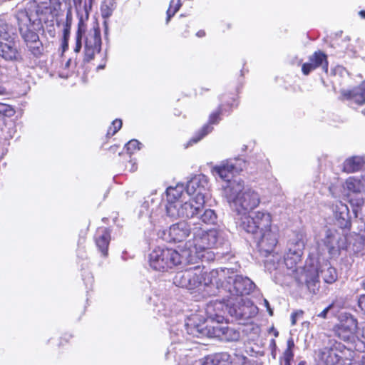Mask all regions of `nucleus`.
<instances>
[{
    "label": "nucleus",
    "instance_id": "nucleus-60",
    "mask_svg": "<svg viewBox=\"0 0 365 365\" xmlns=\"http://www.w3.org/2000/svg\"><path fill=\"white\" fill-rule=\"evenodd\" d=\"M4 93V88L0 86V94H2Z\"/></svg>",
    "mask_w": 365,
    "mask_h": 365
},
{
    "label": "nucleus",
    "instance_id": "nucleus-29",
    "mask_svg": "<svg viewBox=\"0 0 365 365\" xmlns=\"http://www.w3.org/2000/svg\"><path fill=\"white\" fill-rule=\"evenodd\" d=\"M323 278L324 282L332 284L337 279V272L335 268L330 266L329 264H324L319 270V275Z\"/></svg>",
    "mask_w": 365,
    "mask_h": 365
},
{
    "label": "nucleus",
    "instance_id": "nucleus-11",
    "mask_svg": "<svg viewBox=\"0 0 365 365\" xmlns=\"http://www.w3.org/2000/svg\"><path fill=\"white\" fill-rule=\"evenodd\" d=\"M344 190L353 206H362L365 202V175L349 177L344 182Z\"/></svg>",
    "mask_w": 365,
    "mask_h": 365
},
{
    "label": "nucleus",
    "instance_id": "nucleus-10",
    "mask_svg": "<svg viewBox=\"0 0 365 365\" xmlns=\"http://www.w3.org/2000/svg\"><path fill=\"white\" fill-rule=\"evenodd\" d=\"M185 262L182 252L175 250L156 247L149 255L150 266L156 271L165 272Z\"/></svg>",
    "mask_w": 365,
    "mask_h": 365
},
{
    "label": "nucleus",
    "instance_id": "nucleus-46",
    "mask_svg": "<svg viewBox=\"0 0 365 365\" xmlns=\"http://www.w3.org/2000/svg\"><path fill=\"white\" fill-rule=\"evenodd\" d=\"M356 334L361 336V337L365 339V322H362L360 324L358 323V328Z\"/></svg>",
    "mask_w": 365,
    "mask_h": 365
},
{
    "label": "nucleus",
    "instance_id": "nucleus-57",
    "mask_svg": "<svg viewBox=\"0 0 365 365\" xmlns=\"http://www.w3.org/2000/svg\"><path fill=\"white\" fill-rule=\"evenodd\" d=\"M196 35L198 37H202L205 35V32L202 30H200L198 32H197Z\"/></svg>",
    "mask_w": 365,
    "mask_h": 365
},
{
    "label": "nucleus",
    "instance_id": "nucleus-27",
    "mask_svg": "<svg viewBox=\"0 0 365 365\" xmlns=\"http://www.w3.org/2000/svg\"><path fill=\"white\" fill-rule=\"evenodd\" d=\"M319 269H307L306 271V284L310 292L316 294L319 289Z\"/></svg>",
    "mask_w": 365,
    "mask_h": 365
},
{
    "label": "nucleus",
    "instance_id": "nucleus-36",
    "mask_svg": "<svg viewBox=\"0 0 365 365\" xmlns=\"http://www.w3.org/2000/svg\"><path fill=\"white\" fill-rule=\"evenodd\" d=\"M212 130V127L210 125H205L189 141V145L199 142L205 135Z\"/></svg>",
    "mask_w": 365,
    "mask_h": 365
},
{
    "label": "nucleus",
    "instance_id": "nucleus-6",
    "mask_svg": "<svg viewBox=\"0 0 365 365\" xmlns=\"http://www.w3.org/2000/svg\"><path fill=\"white\" fill-rule=\"evenodd\" d=\"M197 315L188 318L185 324L186 331L194 337L200 338L207 336L217 338L221 341H237L240 338V332L233 327L222 324L205 325V324H195Z\"/></svg>",
    "mask_w": 365,
    "mask_h": 365
},
{
    "label": "nucleus",
    "instance_id": "nucleus-16",
    "mask_svg": "<svg viewBox=\"0 0 365 365\" xmlns=\"http://www.w3.org/2000/svg\"><path fill=\"white\" fill-rule=\"evenodd\" d=\"M288 250L284 255V264L289 269H295L297 264L300 262L304 248V242L297 236L289 240Z\"/></svg>",
    "mask_w": 365,
    "mask_h": 365
},
{
    "label": "nucleus",
    "instance_id": "nucleus-58",
    "mask_svg": "<svg viewBox=\"0 0 365 365\" xmlns=\"http://www.w3.org/2000/svg\"><path fill=\"white\" fill-rule=\"evenodd\" d=\"M291 361L292 360L283 359V364L282 365H291Z\"/></svg>",
    "mask_w": 365,
    "mask_h": 365
},
{
    "label": "nucleus",
    "instance_id": "nucleus-19",
    "mask_svg": "<svg viewBox=\"0 0 365 365\" xmlns=\"http://www.w3.org/2000/svg\"><path fill=\"white\" fill-rule=\"evenodd\" d=\"M324 243L331 255H336L345 248L344 238L336 230H327Z\"/></svg>",
    "mask_w": 365,
    "mask_h": 365
},
{
    "label": "nucleus",
    "instance_id": "nucleus-14",
    "mask_svg": "<svg viewBox=\"0 0 365 365\" xmlns=\"http://www.w3.org/2000/svg\"><path fill=\"white\" fill-rule=\"evenodd\" d=\"M229 313L236 319H247L257 313V308L247 298L228 300Z\"/></svg>",
    "mask_w": 365,
    "mask_h": 365
},
{
    "label": "nucleus",
    "instance_id": "nucleus-40",
    "mask_svg": "<svg viewBox=\"0 0 365 365\" xmlns=\"http://www.w3.org/2000/svg\"><path fill=\"white\" fill-rule=\"evenodd\" d=\"M122 127V121L120 119H115L113 121L111 126L108 128L107 135L108 136L114 135Z\"/></svg>",
    "mask_w": 365,
    "mask_h": 365
},
{
    "label": "nucleus",
    "instance_id": "nucleus-55",
    "mask_svg": "<svg viewBox=\"0 0 365 365\" xmlns=\"http://www.w3.org/2000/svg\"><path fill=\"white\" fill-rule=\"evenodd\" d=\"M353 365H365V354L361 357V359Z\"/></svg>",
    "mask_w": 365,
    "mask_h": 365
},
{
    "label": "nucleus",
    "instance_id": "nucleus-43",
    "mask_svg": "<svg viewBox=\"0 0 365 365\" xmlns=\"http://www.w3.org/2000/svg\"><path fill=\"white\" fill-rule=\"evenodd\" d=\"M316 68L317 67L314 66V63H312V61H309V62L302 65V71L304 75H308L312 71Z\"/></svg>",
    "mask_w": 365,
    "mask_h": 365
},
{
    "label": "nucleus",
    "instance_id": "nucleus-34",
    "mask_svg": "<svg viewBox=\"0 0 365 365\" xmlns=\"http://www.w3.org/2000/svg\"><path fill=\"white\" fill-rule=\"evenodd\" d=\"M72 12H71V8L69 7L66 12V21L63 24V38H69L70 33H71V28L72 24Z\"/></svg>",
    "mask_w": 365,
    "mask_h": 365
},
{
    "label": "nucleus",
    "instance_id": "nucleus-48",
    "mask_svg": "<svg viewBox=\"0 0 365 365\" xmlns=\"http://www.w3.org/2000/svg\"><path fill=\"white\" fill-rule=\"evenodd\" d=\"M334 304H329L327 307H326L322 312H321L319 314H318V317L320 318L326 319L327 313L333 307Z\"/></svg>",
    "mask_w": 365,
    "mask_h": 365
},
{
    "label": "nucleus",
    "instance_id": "nucleus-41",
    "mask_svg": "<svg viewBox=\"0 0 365 365\" xmlns=\"http://www.w3.org/2000/svg\"><path fill=\"white\" fill-rule=\"evenodd\" d=\"M14 113V110L9 105L0 103V114L5 116H12Z\"/></svg>",
    "mask_w": 365,
    "mask_h": 365
},
{
    "label": "nucleus",
    "instance_id": "nucleus-25",
    "mask_svg": "<svg viewBox=\"0 0 365 365\" xmlns=\"http://www.w3.org/2000/svg\"><path fill=\"white\" fill-rule=\"evenodd\" d=\"M341 358L336 346L324 347L320 351V359L327 365H336Z\"/></svg>",
    "mask_w": 365,
    "mask_h": 365
},
{
    "label": "nucleus",
    "instance_id": "nucleus-21",
    "mask_svg": "<svg viewBox=\"0 0 365 365\" xmlns=\"http://www.w3.org/2000/svg\"><path fill=\"white\" fill-rule=\"evenodd\" d=\"M334 215L337 225L341 228H349L351 226V216L346 204L338 201L334 205Z\"/></svg>",
    "mask_w": 365,
    "mask_h": 365
},
{
    "label": "nucleus",
    "instance_id": "nucleus-18",
    "mask_svg": "<svg viewBox=\"0 0 365 365\" xmlns=\"http://www.w3.org/2000/svg\"><path fill=\"white\" fill-rule=\"evenodd\" d=\"M224 302L212 301L205 307L207 319L216 324H222L225 319V311L229 312L228 299L225 297Z\"/></svg>",
    "mask_w": 365,
    "mask_h": 365
},
{
    "label": "nucleus",
    "instance_id": "nucleus-12",
    "mask_svg": "<svg viewBox=\"0 0 365 365\" xmlns=\"http://www.w3.org/2000/svg\"><path fill=\"white\" fill-rule=\"evenodd\" d=\"M358 328L357 319L350 314L344 313L339 322L334 327L335 335L344 341H351L355 337Z\"/></svg>",
    "mask_w": 365,
    "mask_h": 365
},
{
    "label": "nucleus",
    "instance_id": "nucleus-33",
    "mask_svg": "<svg viewBox=\"0 0 365 365\" xmlns=\"http://www.w3.org/2000/svg\"><path fill=\"white\" fill-rule=\"evenodd\" d=\"M197 217H199L201 221L205 224H215L217 221V215L211 209H206L203 213L201 211Z\"/></svg>",
    "mask_w": 365,
    "mask_h": 365
},
{
    "label": "nucleus",
    "instance_id": "nucleus-30",
    "mask_svg": "<svg viewBox=\"0 0 365 365\" xmlns=\"http://www.w3.org/2000/svg\"><path fill=\"white\" fill-rule=\"evenodd\" d=\"M309 61L314 63V66L318 68L322 66L325 72L328 71V62L327 56L322 51H316L309 57Z\"/></svg>",
    "mask_w": 365,
    "mask_h": 365
},
{
    "label": "nucleus",
    "instance_id": "nucleus-28",
    "mask_svg": "<svg viewBox=\"0 0 365 365\" xmlns=\"http://www.w3.org/2000/svg\"><path fill=\"white\" fill-rule=\"evenodd\" d=\"M365 163V158L361 156H354L347 158L343 164V170L347 173L359 171Z\"/></svg>",
    "mask_w": 365,
    "mask_h": 365
},
{
    "label": "nucleus",
    "instance_id": "nucleus-38",
    "mask_svg": "<svg viewBox=\"0 0 365 365\" xmlns=\"http://www.w3.org/2000/svg\"><path fill=\"white\" fill-rule=\"evenodd\" d=\"M230 365H245L247 361V358L241 354L235 353L233 355H230Z\"/></svg>",
    "mask_w": 365,
    "mask_h": 365
},
{
    "label": "nucleus",
    "instance_id": "nucleus-44",
    "mask_svg": "<svg viewBox=\"0 0 365 365\" xmlns=\"http://www.w3.org/2000/svg\"><path fill=\"white\" fill-rule=\"evenodd\" d=\"M221 112H222L221 108H219L218 110L211 113L210 115V118H209V123L210 124L217 123L220 120V115L221 114Z\"/></svg>",
    "mask_w": 365,
    "mask_h": 365
},
{
    "label": "nucleus",
    "instance_id": "nucleus-39",
    "mask_svg": "<svg viewBox=\"0 0 365 365\" xmlns=\"http://www.w3.org/2000/svg\"><path fill=\"white\" fill-rule=\"evenodd\" d=\"M141 145L142 144L138 140L133 139L125 145V148L127 151L132 154L135 151L139 150L141 148Z\"/></svg>",
    "mask_w": 365,
    "mask_h": 365
},
{
    "label": "nucleus",
    "instance_id": "nucleus-31",
    "mask_svg": "<svg viewBox=\"0 0 365 365\" xmlns=\"http://www.w3.org/2000/svg\"><path fill=\"white\" fill-rule=\"evenodd\" d=\"M11 34H13L11 25L0 17V42L3 41H8Z\"/></svg>",
    "mask_w": 365,
    "mask_h": 365
},
{
    "label": "nucleus",
    "instance_id": "nucleus-45",
    "mask_svg": "<svg viewBox=\"0 0 365 365\" xmlns=\"http://www.w3.org/2000/svg\"><path fill=\"white\" fill-rule=\"evenodd\" d=\"M194 365H215L211 355L205 357L202 360L196 361Z\"/></svg>",
    "mask_w": 365,
    "mask_h": 365
},
{
    "label": "nucleus",
    "instance_id": "nucleus-22",
    "mask_svg": "<svg viewBox=\"0 0 365 365\" xmlns=\"http://www.w3.org/2000/svg\"><path fill=\"white\" fill-rule=\"evenodd\" d=\"M341 95L344 100L354 103L359 106L365 104V80L352 90L341 91Z\"/></svg>",
    "mask_w": 365,
    "mask_h": 365
},
{
    "label": "nucleus",
    "instance_id": "nucleus-51",
    "mask_svg": "<svg viewBox=\"0 0 365 365\" xmlns=\"http://www.w3.org/2000/svg\"><path fill=\"white\" fill-rule=\"evenodd\" d=\"M294 357V354L292 350L286 349L284 352L283 359L292 360Z\"/></svg>",
    "mask_w": 365,
    "mask_h": 365
},
{
    "label": "nucleus",
    "instance_id": "nucleus-35",
    "mask_svg": "<svg viewBox=\"0 0 365 365\" xmlns=\"http://www.w3.org/2000/svg\"><path fill=\"white\" fill-rule=\"evenodd\" d=\"M211 356L215 365H230V354L227 352L217 353Z\"/></svg>",
    "mask_w": 365,
    "mask_h": 365
},
{
    "label": "nucleus",
    "instance_id": "nucleus-4",
    "mask_svg": "<svg viewBox=\"0 0 365 365\" xmlns=\"http://www.w3.org/2000/svg\"><path fill=\"white\" fill-rule=\"evenodd\" d=\"M272 217L269 212L258 211L253 218L244 217L240 228L255 235L259 252L267 256L273 252L277 244V235L271 230Z\"/></svg>",
    "mask_w": 365,
    "mask_h": 365
},
{
    "label": "nucleus",
    "instance_id": "nucleus-53",
    "mask_svg": "<svg viewBox=\"0 0 365 365\" xmlns=\"http://www.w3.org/2000/svg\"><path fill=\"white\" fill-rule=\"evenodd\" d=\"M264 303L265 307L267 309V311L269 312V315L272 316L273 314V312H272V309L270 307L269 302L266 299H264Z\"/></svg>",
    "mask_w": 365,
    "mask_h": 365
},
{
    "label": "nucleus",
    "instance_id": "nucleus-62",
    "mask_svg": "<svg viewBox=\"0 0 365 365\" xmlns=\"http://www.w3.org/2000/svg\"><path fill=\"white\" fill-rule=\"evenodd\" d=\"M70 61H71V60H69V61H67L66 65V66H68V65H69V63H70Z\"/></svg>",
    "mask_w": 365,
    "mask_h": 365
},
{
    "label": "nucleus",
    "instance_id": "nucleus-9",
    "mask_svg": "<svg viewBox=\"0 0 365 365\" xmlns=\"http://www.w3.org/2000/svg\"><path fill=\"white\" fill-rule=\"evenodd\" d=\"M83 42L84 44V61H90L94 58L96 53L101 48V36L98 23H95L93 28L86 30V24L84 23L83 30L78 36V29L76 34V45L73 48L76 53L80 52Z\"/></svg>",
    "mask_w": 365,
    "mask_h": 365
},
{
    "label": "nucleus",
    "instance_id": "nucleus-50",
    "mask_svg": "<svg viewBox=\"0 0 365 365\" xmlns=\"http://www.w3.org/2000/svg\"><path fill=\"white\" fill-rule=\"evenodd\" d=\"M149 205H150L149 202H144L141 205V209L140 210V213L141 215H143V214L148 215Z\"/></svg>",
    "mask_w": 365,
    "mask_h": 365
},
{
    "label": "nucleus",
    "instance_id": "nucleus-63",
    "mask_svg": "<svg viewBox=\"0 0 365 365\" xmlns=\"http://www.w3.org/2000/svg\"><path fill=\"white\" fill-rule=\"evenodd\" d=\"M299 365H304V363H303V362H300V363L299 364Z\"/></svg>",
    "mask_w": 365,
    "mask_h": 365
},
{
    "label": "nucleus",
    "instance_id": "nucleus-8",
    "mask_svg": "<svg viewBox=\"0 0 365 365\" xmlns=\"http://www.w3.org/2000/svg\"><path fill=\"white\" fill-rule=\"evenodd\" d=\"M215 284L219 293L230 301L242 299L244 295L250 294L255 288V283L250 278L237 274L225 276L220 281L217 278Z\"/></svg>",
    "mask_w": 365,
    "mask_h": 365
},
{
    "label": "nucleus",
    "instance_id": "nucleus-42",
    "mask_svg": "<svg viewBox=\"0 0 365 365\" xmlns=\"http://www.w3.org/2000/svg\"><path fill=\"white\" fill-rule=\"evenodd\" d=\"M316 68L317 67L314 66V63H312V61H309V62L302 65V71L304 75H308L312 71Z\"/></svg>",
    "mask_w": 365,
    "mask_h": 365
},
{
    "label": "nucleus",
    "instance_id": "nucleus-2",
    "mask_svg": "<svg viewBox=\"0 0 365 365\" xmlns=\"http://www.w3.org/2000/svg\"><path fill=\"white\" fill-rule=\"evenodd\" d=\"M222 197L230 209L236 215L237 225L240 228V222L244 217L253 218L258 212H250L260 203L259 194L253 188L245 186L241 180L230 181L222 185Z\"/></svg>",
    "mask_w": 365,
    "mask_h": 365
},
{
    "label": "nucleus",
    "instance_id": "nucleus-52",
    "mask_svg": "<svg viewBox=\"0 0 365 365\" xmlns=\"http://www.w3.org/2000/svg\"><path fill=\"white\" fill-rule=\"evenodd\" d=\"M302 313L303 312L301 311V312H294V313L292 314V316H291L292 325H294L296 324L297 316L302 315Z\"/></svg>",
    "mask_w": 365,
    "mask_h": 365
},
{
    "label": "nucleus",
    "instance_id": "nucleus-26",
    "mask_svg": "<svg viewBox=\"0 0 365 365\" xmlns=\"http://www.w3.org/2000/svg\"><path fill=\"white\" fill-rule=\"evenodd\" d=\"M184 185H177L175 187H169L166 190L167 195V204L164 206L168 207L171 204H174L176 202H180L182 200H185V194H184Z\"/></svg>",
    "mask_w": 365,
    "mask_h": 365
},
{
    "label": "nucleus",
    "instance_id": "nucleus-7",
    "mask_svg": "<svg viewBox=\"0 0 365 365\" xmlns=\"http://www.w3.org/2000/svg\"><path fill=\"white\" fill-rule=\"evenodd\" d=\"M205 202V200H202V198L197 200L190 196V198L186 201L182 200L163 208L158 207L155 211L153 210L154 207H153L149 217L152 222H157L159 221L158 218L159 214L165 211L167 216L173 219L179 217L195 218L202 211Z\"/></svg>",
    "mask_w": 365,
    "mask_h": 365
},
{
    "label": "nucleus",
    "instance_id": "nucleus-59",
    "mask_svg": "<svg viewBox=\"0 0 365 365\" xmlns=\"http://www.w3.org/2000/svg\"><path fill=\"white\" fill-rule=\"evenodd\" d=\"M359 15L362 17V18H364L365 19V11H361L359 12Z\"/></svg>",
    "mask_w": 365,
    "mask_h": 365
},
{
    "label": "nucleus",
    "instance_id": "nucleus-17",
    "mask_svg": "<svg viewBox=\"0 0 365 365\" xmlns=\"http://www.w3.org/2000/svg\"><path fill=\"white\" fill-rule=\"evenodd\" d=\"M245 163L242 159H235L234 160H227L223 162L221 165L215 166L212 168V172L216 173L222 180L225 181L224 185L227 182L231 181L230 178L235 174L241 172ZM235 180H232L234 181Z\"/></svg>",
    "mask_w": 365,
    "mask_h": 365
},
{
    "label": "nucleus",
    "instance_id": "nucleus-54",
    "mask_svg": "<svg viewBox=\"0 0 365 365\" xmlns=\"http://www.w3.org/2000/svg\"><path fill=\"white\" fill-rule=\"evenodd\" d=\"M294 346V343L293 339L291 338L287 341V349L292 350V348Z\"/></svg>",
    "mask_w": 365,
    "mask_h": 365
},
{
    "label": "nucleus",
    "instance_id": "nucleus-23",
    "mask_svg": "<svg viewBox=\"0 0 365 365\" xmlns=\"http://www.w3.org/2000/svg\"><path fill=\"white\" fill-rule=\"evenodd\" d=\"M0 56L6 61H19L21 59V53L14 41L0 42Z\"/></svg>",
    "mask_w": 365,
    "mask_h": 365
},
{
    "label": "nucleus",
    "instance_id": "nucleus-3",
    "mask_svg": "<svg viewBox=\"0 0 365 365\" xmlns=\"http://www.w3.org/2000/svg\"><path fill=\"white\" fill-rule=\"evenodd\" d=\"M224 241L223 231L220 229L205 230L197 223L194 228V236L185 243V250H182L185 262L188 264L197 263L199 259L210 261L214 259V253L210 249L217 247Z\"/></svg>",
    "mask_w": 365,
    "mask_h": 365
},
{
    "label": "nucleus",
    "instance_id": "nucleus-15",
    "mask_svg": "<svg viewBox=\"0 0 365 365\" xmlns=\"http://www.w3.org/2000/svg\"><path fill=\"white\" fill-rule=\"evenodd\" d=\"M209 191V181L207 176L202 174L195 175L186 185V192L193 198L205 200Z\"/></svg>",
    "mask_w": 365,
    "mask_h": 365
},
{
    "label": "nucleus",
    "instance_id": "nucleus-24",
    "mask_svg": "<svg viewBox=\"0 0 365 365\" xmlns=\"http://www.w3.org/2000/svg\"><path fill=\"white\" fill-rule=\"evenodd\" d=\"M110 240V230L105 227H100L97 230L95 237V242L102 255L106 257L108 255V248Z\"/></svg>",
    "mask_w": 365,
    "mask_h": 365
},
{
    "label": "nucleus",
    "instance_id": "nucleus-13",
    "mask_svg": "<svg viewBox=\"0 0 365 365\" xmlns=\"http://www.w3.org/2000/svg\"><path fill=\"white\" fill-rule=\"evenodd\" d=\"M198 222L194 221H180L171 225L168 230V240L174 242H180L186 240L188 237L194 236V228L197 227Z\"/></svg>",
    "mask_w": 365,
    "mask_h": 365
},
{
    "label": "nucleus",
    "instance_id": "nucleus-32",
    "mask_svg": "<svg viewBox=\"0 0 365 365\" xmlns=\"http://www.w3.org/2000/svg\"><path fill=\"white\" fill-rule=\"evenodd\" d=\"M115 8L114 0H103L101 6V13L103 19H108Z\"/></svg>",
    "mask_w": 365,
    "mask_h": 365
},
{
    "label": "nucleus",
    "instance_id": "nucleus-56",
    "mask_svg": "<svg viewBox=\"0 0 365 365\" xmlns=\"http://www.w3.org/2000/svg\"><path fill=\"white\" fill-rule=\"evenodd\" d=\"M68 39L69 38H66V40L65 38H63L62 46H63V50H65L66 48H67L68 47Z\"/></svg>",
    "mask_w": 365,
    "mask_h": 365
},
{
    "label": "nucleus",
    "instance_id": "nucleus-64",
    "mask_svg": "<svg viewBox=\"0 0 365 365\" xmlns=\"http://www.w3.org/2000/svg\"><path fill=\"white\" fill-rule=\"evenodd\" d=\"M362 113L365 115V109L362 111Z\"/></svg>",
    "mask_w": 365,
    "mask_h": 365
},
{
    "label": "nucleus",
    "instance_id": "nucleus-5",
    "mask_svg": "<svg viewBox=\"0 0 365 365\" xmlns=\"http://www.w3.org/2000/svg\"><path fill=\"white\" fill-rule=\"evenodd\" d=\"M230 269L221 268L212 269L210 272L205 267L195 266L185 270L178 272L173 277V284L179 287L190 291L198 289L201 286H209L219 278L221 280Z\"/></svg>",
    "mask_w": 365,
    "mask_h": 365
},
{
    "label": "nucleus",
    "instance_id": "nucleus-1",
    "mask_svg": "<svg viewBox=\"0 0 365 365\" xmlns=\"http://www.w3.org/2000/svg\"><path fill=\"white\" fill-rule=\"evenodd\" d=\"M61 11L48 3L37 4L36 1L29 2L24 9H20L16 14L19 29L21 38L26 48L35 58H40L43 53V46L39 39L37 31L43 28V22L47 24L48 32L54 36L53 24L58 26L60 21L58 19Z\"/></svg>",
    "mask_w": 365,
    "mask_h": 365
},
{
    "label": "nucleus",
    "instance_id": "nucleus-37",
    "mask_svg": "<svg viewBox=\"0 0 365 365\" xmlns=\"http://www.w3.org/2000/svg\"><path fill=\"white\" fill-rule=\"evenodd\" d=\"M181 6L180 0H171L169 8L167 11L166 23H168L171 17L179 10Z\"/></svg>",
    "mask_w": 365,
    "mask_h": 365
},
{
    "label": "nucleus",
    "instance_id": "nucleus-61",
    "mask_svg": "<svg viewBox=\"0 0 365 365\" xmlns=\"http://www.w3.org/2000/svg\"><path fill=\"white\" fill-rule=\"evenodd\" d=\"M362 287L365 289V280L362 283Z\"/></svg>",
    "mask_w": 365,
    "mask_h": 365
},
{
    "label": "nucleus",
    "instance_id": "nucleus-47",
    "mask_svg": "<svg viewBox=\"0 0 365 365\" xmlns=\"http://www.w3.org/2000/svg\"><path fill=\"white\" fill-rule=\"evenodd\" d=\"M358 306L365 313V294H362L358 299Z\"/></svg>",
    "mask_w": 365,
    "mask_h": 365
},
{
    "label": "nucleus",
    "instance_id": "nucleus-20",
    "mask_svg": "<svg viewBox=\"0 0 365 365\" xmlns=\"http://www.w3.org/2000/svg\"><path fill=\"white\" fill-rule=\"evenodd\" d=\"M93 0H73L78 18V36L83 30L84 23L89 17Z\"/></svg>",
    "mask_w": 365,
    "mask_h": 365
},
{
    "label": "nucleus",
    "instance_id": "nucleus-49",
    "mask_svg": "<svg viewBox=\"0 0 365 365\" xmlns=\"http://www.w3.org/2000/svg\"><path fill=\"white\" fill-rule=\"evenodd\" d=\"M67 0H49V4L54 7H58L59 10L61 11V5Z\"/></svg>",
    "mask_w": 365,
    "mask_h": 365
}]
</instances>
